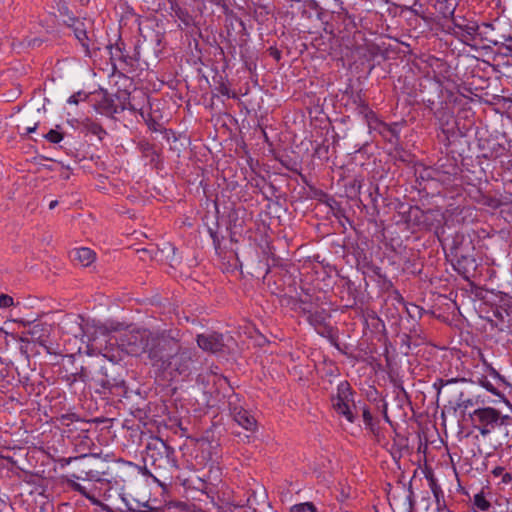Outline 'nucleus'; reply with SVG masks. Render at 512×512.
I'll return each instance as SVG.
<instances>
[{
    "label": "nucleus",
    "mask_w": 512,
    "mask_h": 512,
    "mask_svg": "<svg viewBox=\"0 0 512 512\" xmlns=\"http://www.w3.org/2000/svg\"><path fill=\"white\" fill-rule=\"evenodd\" d=\"M506 41H512V37L509 36Z\"/></svg>",
    "instance_id": "obj_33"
},
{
    "label": "nucleus",
    "mask_w": 512,
    "mask_h": 512,
    "mask_svg": "<svg viewBox=\"0 0 512 512\" xmlns=\"http://www.w3.org/2000/svg\"><path fill=\"white\" fill-rule=\"evenodd\" d=\"M426 478L429 483V488L435 498V502H436L438 511L439 512H451L446 507L443 490L440 487V485L437 483L433 474L427 475Z\"/></svg>",
    "instance_id": "obj_10"
},
{
    "label": "nucleus",
    "mask_w": 512,
    "mask_h": 512,
    "mask_svg": "<svg viewBox=\"0 0 512 512\" xmlns=\"http://www.w3.org/2000/svg\"><path fill=\"white\" fill-rule=\"evenodd\" d=\"M139 512H162V509L161 508L148 507L147 509L141 510Z\"/></svg>",
    "instance_id": "obj_28"
},
{
    "label": "nucleus",
    "mask_w": 512,
    "mask_h": 512,
    "mask_svg": "<svg viewBox=\"0 0 512 512\" xmlns=\"http://www.w3.org/2000/svg\"><path fill=\"white\" fill-rule=\"evenodd\" d=\"M473 504L481 511H488L491 507V503L486 499L483 492L474 495Z\"/></svg>",
    "instance_id": "obj_15"
},
{
    "label": "nucleus",
    "mask_w": 512,
    "mask_h": 512,
    "mask_svg": "<svg viewBox=\"0 0 512 512\" xmlns=\"http://www.w3.org/2000/svg\"><path fill=\"white\" fill-rule=\"evenodd\" d=\"M78 95H72L68 99L69 104H78Z\"/></svg>",
    "instance_id": "obj_27"
},
{
    "label": "nucleus",
    "mask_w": 512,
    "mask_h": 512,
    "mask_svg": "<svg viewBox=\"0 0 512 512\" xmlns=\"http://www.w3.org/2000/svg\"><path fill=\"white\" fill-rule=\"evenodd\" d=\"M151 334L152 333L148 330H137L125 333L120 338L119 346L131 356H140L143 353L148 354Z\"/></svg>",
    "instance_id": "obj_5"
},
{
    "label": "nucleus",
    "mask_w": 512,
    "mask_h": 512,
    "mask_svg": "<svg viewBox=\"0 0 512 512\" xmlns=\"http://www.w3.org/2000/svg\"><path fill=\"white\" fill-rule=\"evenodd\" d=\"M14 300L11 296L7 294L0 295V308H9L13 306Z\"/></svg>",
    "instance_id": "obj_22"
},
{
    "label": "nucleus",
    "mask_w": 512,
    "mask_h": 512,
    "mask_svg": "<svg viewBox=\"0 0 512 512\" xmlns=\"http://www.w3.org/2000/svg\"><path fill=\"white\" fill-rule=\"evenodd\" d=\"M492 375H494V377L497 378L499 381H501V382L503 381V379L500 376V374L496 370H494V369H492Z\"/></svg>",
    "instance_id": "obj_30"
},
{
    "label": "nucleus",
    "mask_w": 512,
    "mask_h": 512,
    "mask_svg": "<svg viewBox=\"0 0 512 512\" xmlns=\"http://www.w3.org/2000/svg\"><path fill=\"white\" fill-rule=\"evenodd\" d=\"M480 385L484 387L487 391L493 393L494 395L500 396V392L498 389L486 378H482L480 380Z\"/></svg>",
    "instance_id": "obj_21"
},
{
    "label": "nucleus",
    "mask_w": 512,
    "mask_h": 512,
    "mask_svg": "<svg viewBox=\"0 0 512 512\" xmlns=\"http://www.w3.org/2000/svg\"><path fill=\"white\" fill-rule=\"evenodd\" d=\"M83 26H84L83 23H78L74 28V35L77 38V40L81 43L83 48L85 49L86 54H89V49H90L89 38H88L87 32Z\"/></svg>",
    "instance_id": "obj_14"
},
{
    "label": "nucleus",
    "mask_w": 512,
    "mask_h": 512,
    "mask_svg": "<svg viewBox=\"0 0 512 512\" xmlns=\"http://www.w3.org/2000/svg\"><path fill=\"white\" fill-rule=\"evenodd\" d=\"M502 482L508 484L512 481V475L510 473L504 472L502 474Z\"/></svg>",
    "instance_id": "obj_23"
},
{
    "label": "nucleus",
    "mask_w": 512,
    "mask_h": 512,
    "mask_svg": "<svg viewBox=\"0 0 512 512\" xmlns=\"http://www.w3.org/2000/svg\"><path fill=\"white\" fill-rule=\"evenodd\" d=\"M504 473V468L503 467H495L493 470H492V474L496 477L498 476H502V474Z\"/></svg>",
    "instance_id": "obj_24"
},
{
    "label": "nucleus",
    "mask_w": 512,
    "mask_h": 512,
    "mask_svg": "<svg viewBox=\"0 0 512 512\" xmlns=\"http://www.w3.org/2000/svg\"><path fill=\"white\" fill-rule=\"evenodd\" d=\"M59 126L56 129H51L43 137L48 140L50 143L57 144L63 140V134L58 130Z\"/></svg>",
    "instance_id": "obj_18"
},
{
    "label": "nucleus",
    "mask_w": 512,
    "mask_h": 512,
    "mask_svg": "<svg viewBox=\"0 0 512 512\" xmlns=\"http://www.w3.org/2000/svg\"><path fill=\"white\" fill-rule=\"evenodd\" d=\"M193 362V352L188 348H182L179 345L178 351L168 360L166 370H173L179 374L185 373L189 370Z\"/></svg>",
    "instance_id": "obj_6"
},
{
    "label": "nucleus",
    "mask_w": 512,
    "mask_h": 512,
    "mask_svg": "<svg viewBox=\"0 0 512 512\" xmlns=\"http://www.w3.org/2000/svg\"><path fill=\"white\" fill-rule=\"evenodd\" d=\"M452 21L456 28L463 31L469 37H473L477 33L478 25L475 22H459L455 17L452 18Z\"/></svg>",
    "instance_id": "obj_13"
},
{
    "label": "nucleus",
    "mask_w": 512,
    "mask_h": 512,
    "mask_svg": "<svg viewBox=\"0 0 512 512\" xmlns=\"http://www.w3.org/2000/svg\"><path fill=\"white\" fill-rule=\"evenodd\" d=\"M331 401L332 407L338 415L344 417L350 423L355 421L352 410L354 407L353 393L347 381H341L337 385L336 394L332 396Z\"/></svg>",
    "instance_id": "obj_4"
},
{
    "label": "nucleus",
    "mask_w": 512,
    "mask_h": 512,
    "mask_svg": "<svg viewBox=\"0 0 512 512\" xmlns=\"http://www.w3.org/2000/svg\"><path fill=\"white\" fill-rule=\"evenodd\" d=\"M72 259L83 267L91 265L96 258L93 250L86 247L76 248L72 251Z\"/></svg>",
    "instance_id": "obj_11"
},
{
    "label": "nucleus",
    "mask_w": 512,
    "mask_h": 512,
    "mask_svg": "<svg viewBox=\"0 0 512 512\" xmlns=\"http://www.w3.org/2000/svg\"><path fill=\"white\" fill-rule=\"evenodd\" d=\"M329 318L325 310L315 311L308 315L309 323L315 328L320 335H325L330 332V326L327 324Z\"/></svg>",
    "instance_id": "obj_9"
},
{
    "label": "nucleus",
    "mask_w": 512,
    "mask_h": 512,
    "mask_svg": "<svg viewBox=\"0 0 512 512\" xmlns=\"http://www.w3.org/2000/svg\"><path fill=\"white\" fill-rule=\"evenodd\" d=\"M37 127H38V122H35L32 126H27V127L25 128L26 133H27V134H30V133H32V132H34V131H36Z\"/></svg>",
    "instance_id": "obj_26"
},
{
    "label": "nucleus",
    "mask_w": 512,
    "mask_h": 512,
    "mask_svg": "<svg viewBox=\"0 0 512 512\" xmlns=\"http://www.w3.org/2000/svg\"><path fill=\"white\" fill-rule=\"evenodd\" d=\"M58 204L57 200H53L49 203V209H54Z\"/></svg>",
    "instance_id": "obj_31"
},
{
    "label": "nucleus",
    "mask_w": 512,
    "mask_h": 512,
    "mask_svg": "<svg viewBox=\"0 0 512 512\" xmlns=\"http://www.w3.org/2000/svg\"><path fill=\"white\" fill-rule=\"evenodd\" d=\"M475 429L482 439L489 443L492 451H496L509 443V427L512 426V416L502 414L493 407L475 409L471 414Z\"/></svg>",
    "instance_id": "obj_1"
},
{
    "label": "nucleus",
    "mask_w": 512,
    "mask_h": 512,
    "mask_svg": "<svg viewBox=\"0 0 512 512\" xmlns=\"http://www.w3.org/2000/svg\"><path fill=\"white\" fill-rule=\"evenodd\" d=\"M117 50H118L120 53H122L120 48H117ZM128 59H129V57H128V56H125V55H123V54H121V55L119 56V60H120V61H122V62H124V63H127V62H128Z\"/></svg>",
    "instance_id": "obj_29"
},
{
    "label": "nucleus",
    "mask_w": 512,
    "mask_h": 512,
    "mask_svg": "<svg viewBox=\"0 0 512 512\" xmlns=\"http://www.w3.org/2000/svg\"><path fill=\"white\" fill-rule=\"evenodd\" d=\"M72 319L75 321V323H76V325H77V327H76V328H77V330H81V326H80V324L78 323V319H79V317H78V316H67V317L65 318V320H66V321H70V320H72Z\"/></svg>",
    "instance_id": "obj_25"
},
{
    "label": "nucleus",
    "mask_w": 512,
    "mask_h": 512,
    "mask_svg": "<svg viewBox=\"0 0 512 512\" xmlns=\"http://www.w3.org/2000/svg\"><path fill=\"white\" fill-rule=\"evenodd\" d=\"M71 488L74 490V491H77L78 493H80L82 496H84L85 498L89 499L90 501H92L93 503H97L96 499L94 498L93 495H91L87 490L86 488L81 485L80 483H77V482H71L70 484Z\"/></svg>",
    "instance_id": "obj_19"
},
{
    "label": "nucleus",
    "mask_w": 512,
    "mask_h": 512,
    "mask_svg": "<svg viewBox=\"0 0 512 512\" xmlns=\"http://www.w3.org/2000/svg\"><path fill=\"white\" fill-rule=\"evenodd\" d=\"M197 344L202 350L211 353L220 352L225 346L223 335L216 332L199 334L197 336Z\"/></svg>",
    "instance_id": "obj_7"
},
{
    "label": "nucleus",
    "mask_w": 512,
    "mask_h": 512,
    "mask_svg": "<svg viewBox=\"0 0 512 512\" xmlns=\"http://www.w3.org/2000/svg\"><path fill=\"white\" fill-rule=\"evenodd\" d=\"M146 450V460L156 469H178L175 449L162 439L148 443Z\"/></svg>",
    "instance_id": "obj_3"
},
{
    "label": "nucleus",
    "mask_w": 512,
    "mask_h": 512,
    "mask_svg": "<svg viewBox=\"0 0 512 512\" xmlns=\"http://www.w3.org/2000/svg\"><path fill=\"white\" fill-rule=\"evenodd\" d=\"M455 382H457L456 378H452V379H449L446 381L443 379H437L433 383V388L437 391V395H439L444 386H446L447 384H450V383H455Z\"/></svg>",
    "instance_id": "obj_20"
},
{
    "label": "nucleus",
    "mask_w": 512,
    "mask_h": 512,
    "mask_svg": "<svg viewBox=\"0 0 512 512\" xmlns=\"http://www.w3.org/2000/svg\"><path fill=\"white\" fill-rule=\"evenodd\" d=\"M290 512H317V508L312 502H303L291 506Z\"/></svg>",
    "instance_id": "obj_16"
},
{
    "label": "nucleus",
    "mask_w": 512,
    "mask_h": 512,
    "mask_svg": "<svg viewBox=\"0 0 512 512\" xmlns=\"http://www.w3.org/2000/svg\"><path fill=\"white\" fill-rule=\"evenodd\" d=\"M82 128L87 133L95 135L99 140H102L106 135V131L103 127L99 123L90 119H86L82 122Z\"/></svg>",
    "instance_id": "obj_12"
},
{
    "label": "nucleus",
    "mask_w": 512,
    "mask_h": 512,
    "mask_svg": "<svg viewBox=\"0 0 512 512\" xmlns=\"http://www.w3.org/2000/svg\"><path fill=\"white\" fill-rule=\"evenodd\" d=\"M472 403L470 400H468L465 404H464V407L467 408L468 406H470Z\"/></svg>",
    "instance_id": "obj_32"
},
{
    "label": "nucleus",
    "mask_w": 512,
    "mask_h": 512,
    "mask_svg": "<svg viewBox=\"0 0 512 512\" xmlns=\"http://www.w3.org/2000/svg\"><path fill=\"white\" fill-rule=\"evenodd\" d=\"M363 422L365 426L372 432L376 430L377 423L374 421L372 414L369 409L364 407L362 411Z\"/></svg>",
    "instance_id": "obj_17"
},
{
    "label": "nucleus",
    "mask_w": 512,
    "mask_h": 512,
    "mask_svg": "<svg viewBox=\"0 0 512 512\" xmlns=\"http://www.w3.org/2000/svg\"><path fill=\"white\" fill-rule=\"evenodd\" d=\"M234 421L245 430L254 432L257 429V421L247 410L243 408H234Z\"/></svg>",
    "instance_id": "obj_8"
},
{
    "label": "nucleus",
    "mask_w": 512,
    "mask_h": 512,
    "mask_svg": "<svg viewBox=\"0 0 512 512\" xmlns=\"http://www.w3.org/2000/svg\"><path fill=\"white\" fill-rule=\"evenodd\" d=\"M179 340L177 336L162 333L159 335L151 334L148 358L152 365L159 369L166 370L168 360L178 351Z\"/></svg>",
    "instance_id": "obj_2"
}]
</instances>
